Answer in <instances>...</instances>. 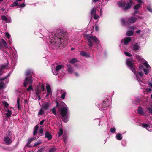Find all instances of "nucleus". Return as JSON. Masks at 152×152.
<instances>
[{
	"label": "nucleus",
	"mask_w": 152,
	"mask_h": 152,
	"mask_svg": "<svg viewBox=\"0 0 152 152\" xmlns=\"http://www.w3.org/2000/svg\"><path fill=\"white\" fill-rule=\"evenodd\" d=\"M124 53L125 55L131 57L132 56L131 54L129 52H124Z\"/></svg>",
	"instance_id": "5fc2aeb1"
},
{
	"label": "nucleus",
	"mask_w": 152,
	"mask_h": 152,
	"mask_svg": "<svg viewBox=\"0 0 152 152\" xmlns=\"http://www.w3.org/2000/svg\"><path fill=\"white\" fill-rule=\"evenodd\" d=\"M63 140L65 144L66 145L68 142V136L65 134H64L63 135Z\"/></svg>",
	"instance_id": "c85d7f7f"
},
{
	"label": "nucleus",
	"mask_w": 152,
	"mask_h": 152,
	"mask_svg": "<svg viewBox=\"0 0 152 152\" xmlns=\"http://www.w3.org/2000/svg\"><path fill=\"white\" fill-rule=\"evenodd\" d=\"M146 109L148 110L149 113L152 115V105L146 107Z\"/></svg>",
	"instance_id": "72a5a7b5"
},
{
	"label": "nucleus",
	"mask_w": 152,
	"mask_h": 152,
	"mask_svg": "<svg viewBox=\"0 0 152 152\" xmlns=\"http://www.w3.org/2000/svg\"><path fill=\"white\" fill-rule=\"evenodd\" d=\"M65 105V106L61 109V113L62 115V119L63 121L65 123H66L69 121V112L68 110L67 107Z\"/></svg>",
	"instance_id": "39448f33"
},
{
	"label": "nucleus",
	"mask_w": 152,
	"mask_h": 152,
	"mask_svg": "<svg viewBox=\"0 0 152 152\" xmlns=\"http://www.w3.org/2000/svg\"><path fill=\"white\" fill-rule=\"evenodd\" d=\"M51 103L50 101L48 102H44L42 104V108L45 110L48 109L50 107Z\"/></svg>",
	"instance_id": "4468645a"
},
{
	"label": "nucleus",
	"mask_w": 152,
	"mask_h": 152,
	"mask_svg": "<svg viewBox=\"0 0 152 152\" xmlns=\"http://www.w3.org/2000/svg\"><path fill=\"white\" fill-rule=\"evenodd\" d=\"M25 5H26L24 3L21 4H19L18 7L23 8L25 7Z\"/></svg>",
	"instance_id": "09e8293b"
},
{
	"label": "nucleus",
	"mask_w": 152,
	"mask_h": 152,
	"mask_svg": "<svg viewBox=\"0 0 152 152\" xmlns=\"http://www.w3.org/2000/svg\"><path fill=\"white\" fill-rule=\"evenodd\" d=\"M135 57L137 60L141 64L143 63L145 60L140 56L137 55Z\"/></svg>",
	"instance_id": "393cba45"
},
{
	"label": "nucleus",
	"mask_w": 152,
	"mask_h": 152,
	"mask_svg": "<svg viewBox=\"0 0 152 152\" xmlns=\"http://www.w3.org/2000/svg\"><path fill=\"white\" fill-rule=\"evenodd\" d=\"M147 9L148 11L151 12L152 13V8L151 7L149 6L147 7Z\"/></svg>",
	"instance_id": "13d9d810"
},
{
	"label": "nucleus",
	"mask_w": 152,
	"mask_h": 152,
	"mask_svg": "<svg viewBox=\"0 0 152 152\" xmlns=\"http://www.w3.org/2000/svg\"><path fill=\"white\" fill-rule=\"evenodd\" d=\"M148 85L149 87H150L152 88V81H148Z\"/></svg>",
	"instance_id": "e2e57ef3"
},
{
	"label": "nucleus",
	"mask_w": 152,
	"mask_h": 152,
	"mask_svg": "<svg viewBox=\"0 0 152 152\" xmlns=\"http://www.w3.org/2000/svg\"><path fill=\"white\" fill-rule=\"evenodd\" d=\"M1 18L4 21L7 18L5 16L3 15L2 16Z\"/></svg>",
	"instance_id": "69168bd1"
},
{
	"label": "nucleus",
	"mask_w": 152,
	"mask_h": 152,
	"mask_svg": "<svg viewBox=\"0 0 152 152\" xmlns=\"http://www.w3.org/2000/svg\"><path fill=\"white\" fill-rule=\"evenodd\" d=\"M152 91V89L150 88H148L146 89V91L147 92H150Z\"/></svg>",
	"instance_id": "052dcab7"
},
{
	"label": "nucleus",
	"mask_w": 152,
	"mask_h": 152,
	"mask_svg": "<svg viewBox=\"0 0 152 152\" xmlns=\"http://www.w3.org/2000/svg\"><path fill=\"white\" fill-rule=\"evenodd\" d=\"M6 49H12L10 46L5 40L2 38H0V50H3Z\"/></svg>",
	"instance_id": "6e6552de"
},
{
	"label": "nucleus",
	"mask_w": 152,
	"mask_h": 152,
	"mask_svg": "<svg viewBox=\"0 0 152 152\" xmlns=\"http://www.w3.org/2000/svg\"><path fill=\"white\" fill-rule=\"evenodd\" d=\"M43 128L41 127L39 129V132L40 134H42L43 133Z\"/></svg>",
	"instance_id": "3c124183"
},
{
	"label": "nucleus",
	"mask_w": 152,
	"mask_h": 152,
	"mask_svg": "<svg viewBox=\"0 0 152 152\" xmlns=\"http://www.w3.org/2000/svg\"><path fill=\"white\" fill-rule=\"evenodd\" d=\"M52 112L55 115H56L57 114L56 113V108L55 107H54L52 109Z\"/></svg>",
	"instance_id": "864d4df0"
},
{
	"label": "nucleus",
	"mask_w": 152,
	"mask_h": 152,
	"mask_svg": "<svg viewBox=\"0 0 152 152\" xmlns=\"http://www.w3.org/2000/svg\"><path fill=\"white\" fill-rule=\"evenodd\" d=\"M41 143V141H39L38 142H35L34 145V146H36L39 144H40Z\"/></svg>",
	"instance_id": "de8ad7c7"
},
{
	"label": "nucleus",
	"mask_w": 152,
	"mask_h": 152,
	"mask_svg": "<svg viewBox=\"0 0 152 152\" xmlns=\"http://www.w3.org/2000/svg\"><path fill=\"white\" fill-rule=\"evenodd\" d=\"M33 90V88L32 87V85H30L29 87L27 88V91H28L32 90Z\"/></svg>",
	"instance_id": "bf43d9fd"
},
{
	"label": "nucleus",
	"mask_w": 152,
	"mask_h": 152,
	"mask_svg": "<svg viewBox=\"0 0 152 152\" xmlns=\"http://www.w3.org/2000/svg\"><path fill=\"white\" fill-rule=\"evenodd\" d=\"M139 10H134V13L133 14V15L134 16L135 15L137 14V13L138 12Z\"/></svg>",
	"instance_id": "0e129e2a"
},
{
	"label": "nucleus",
	"mask_w": 152,
	"mask_h": 152,
	"mask_svg": "<svg viewBox=\"0 0 152 152\" xmlns=\"http://www.w3.org/2000/svg\"><path fill=\"white\" fill-rule=\"evenodd\" d=\"M137 18L134 16H131L128 18L126 21L124 18L121 19V22L122 24L124 25L127 24L130 25L134 23L137 20Z\"/></svg>",
	"instance_id": "423d86ee"
},
{
	"label": "nucleus",
	"mask_w": 152,
	"mask_h": 152,
	"mask_svg": "<svg viewBox=\"0 0 152 152\" xmlns=\"http://www.w3.org/2000/svg\"><path fill=\"white\" fill-rule=\"evenodd\" d=\"M19 3L17 1L14 2L10 6V7H14L16 6H18L17 8L18 7Z\"/></svg>",
	"instance_id": "c9c22d12"
},
{
	"label": "nucleus",
	"mask_w": 152,
	"mask_h": 152,
	"mask_svg": "<svg viewBox=\"0 0 152 152\" xmlns=\"http://www.w3.org/2000/svg\"><path fill=\"white\" fill-rule=\"evenodd\" d=\"M66 93L65 91L64 90L63 91V93L61 96V98L62 99H65Z\"/></svg>",
	"instance_id": "58836bf2"
},
{
	"label": "nucleus",
	"mask_w": 152,
	"mask_h": 152,
	"mask_svg": "<svg viewBox=\"0 0 152 152\" xmlns=\"http://www.w3.org/2000/svg\"><path fill=\"white\" fill-rule=\"evenodd\" d=\"M33 81L31 76L26 78L24 83V86L26 87L27 84H31L32 83Z\"/></svg>",
	"instance_id": "ddd939ff"
},
{
	"label": "nucleus",
	"mask_w": 152,
	"mask_h": 152,
	"mask_svg": "<svg viewBox=\"0 0 152 152\" xmlns=\"http://www.w3.org/2000/svg\"><path fill=\"white\" fill-rule=\"evenodd\" d=\"M9 39V40L8 41V43L10 45H11L12 44V40L11 38L10 39Z\"/></svg>",
	"instance_id": "774afa93"
},
{
	"label": "nucleus",
	"mask_w": 152,
	"mask_h": 152,
	"mask_svg": "<svg viewBox=\"0 0 152 152\" xmlns=\"http://www.w3.org/2000/svg\"><path fill=\"white\" fill-rule=\"evenodd\" d=\"M116 130V128L115 127H113L110 129V132L111 133H115Z\"/></svg>",
	"instance_id": "a19ab883"
},
{
	"label": "nucleus",
	"mask_w": 152,
	"mask_h": 152,
	"mask_svg": "<svg viewBox=\"0 0 152 152\" xmlns=\"http://www.w3.org/2000/svg\"><path fill=\"white\" fill-rule=\"evenodd\" d=\"M96 8L95 7H94L91 10L90 13L91 18L93 17L94 19L95 20H96L98 19L99 17V16L96 14Z\"/></svg>",
	"instance_id": "f8f14e48"
},
{
	"label": "nucleus",
	"mask_w": 152,
	"mask_h": 152,
	"mask_svg": "<svg viewBox=\"0 0 152 152\" xmlns=\"http://www.w3.org/2000/svg\"><path fill=\"white\" fill-rule=\"evenodd\" d=\"M107 121V118L106 117L103 118L99 119V125H101L102 126L103 125H106Z\"/></svg>",
	"instance_id": "f3484780"
},
{
	"label": "nucleus",
	"mask_w": 152,
	"mask_h": 152,
	"mask_svg": "<svg viewBox=\"0 0 152 152\" xmlns=\"http://www.w3.org/2000/svg\"><path fill=\"white\" fill-rule=\"evenodd\" d=\"M62 67V66L61 65H58L56 64H53L51 67L52 71L53 74L55 75H57L58 74V72Z\"/></svg>",
	"instance_id": "1a4fd4ad"
},
{
	"label": "nucleus",
	"mask_w": 152,
	"mask_h": 152,
	"mask_svg": "<svg viewBox=\"0 0 152 152\" xmlns=\"http://www.w3.org/2000/svg\"><path fill=\"white\" fill-rule=\"evenodd\" d=\"M39 127L37 125H36L34 129L33 135H35L37 133Z\"/></svg>",
	"instance_id": "e433bc0d"
},
{
	"label": "nucleus",
	"mask_w": 152,
	"mask_h": 152,
	"mask_svg": "<svg viewBox=\"0 0 152 152\" xmlns=\"http://www.w3.org/2000/svg\"><path fill=\"white\" fill-rule=\"evenodd\" d=\"M5 112H6L5 114L6 115L7 118H10L12 114V111L8 109H5Z\"/></svg>",
	"instance_id": "b1692460"
},
{
	"label": "nucleus",
	"mask_w": 152,
	"mask_h": 152,
	"mask_svg": "<svg viewBox=\"0 0 152 152\" xmlns=\"http://www.w3.org/2000/svg\"><path fill=\"white\" fill-rule=\"evenodd\" d=\"M4 141L7 145H9L12 142V140L11 137L6 136L4 137Z\"/></svg>",
	"instance_id": "aec40b11"
},
{
	"label": "nucleus",
	"mask_w": 152,
	"mask_h": 152,
	"mask_svg": "<svg viewBox=\"0 0 152 152\" xmlns=\"http://www.w3.org/2000/svg\"><path fill=\"white\" fill-rule=\"evenodd\" d=\"M31 73V72L30 70L27 71L25 73V75L26 76H27L29 75Z\"/></svg>",
	"instance_id": "603ef678"
},
{
	"label": "nucleus",
	"mask_w": 152,
	"mask_h": 152,
	"mask_svg": "<svg viewBox=\"0 0 152 152\" xmlns=\"http://www.w3.org/2000/svg\"><path fill=\"white\" fill-rule=\"evenodd\" d=\"M44 113V110L42 109L41 108L39 110L38 114L42 115Z\"/></svg>",
	"instance_id": "c03bdc74"
},
{
	"label": "nucleus",
	"mask_w": 152,
	"mask_h": 152,
	"mask_svg": "<svg viewBox=\"0 0 152 152\" xmlns=\"http://www.w3.org/2000/svg\"><path fill=\"white\" fill-rule=\"evenodd\" d=\"M145 68L144 67V65L143 64H140L139 66V69L140 70H143Z\"/></svg>",
	"instance_id": "49530a36"
},
{
	"label": "nucleus",
	"mask_w": 152,
	"mask_h": 152,
	"mask_svg": "<svg viewBox=\"0 0 152 152\" xmlns=\"http://www.w3.org/2000/svg\"><path fill=\"white\" fill-rule=\"evenodd\" d=\"M77 61H78L76 59L73 58L69 61V63L72 64H73Z\"/></svg>",
	"instance_id": "4c0bfd02"
},
{
	"label": "nucleus",
	"mask_w": 152,
	"mask_h": 152,
	"mask_svg": "<svg viewBox=\"0 0 152 152\" xmlns=\"http://www.w3.org/2000/svg\"><path fill=\"white\" fill-rule=\"evenodd\" d=\"M3 104L4 107L6 108H7L9 106V104L5 101L3 102Z\"/></svg>",
	"instance_id": "37998d69"
},
{
	"label": "nucleus",
	"mask_w": 152,
	"mask_h": 152,
	"mask_svg": "<svg viewBox=\"0 0 152 152\" xmlns=\"http://www.w3.org/2000/svg\"><path fill=\"white\" fill-rule=\"evenodd\" d=\"M137 113L143 116H145V113L143 112L142 109L140 107H139L137 110Z\"/></svg>",
	"instance_id": "a878e982"
},
{
	"label": "nucleus",
	"mask_w": 152,
	"mask_h": 152,
	"mask_svg": "<svg viewBox=\"0 0 152 152\" xmlns=\"http://www.w3.org/2000/svg\"><path fill=\"white\" fill-rule=\"evenodd\" d=\"M80 55L83 56L87 58H88L90 57L88 53H87L84 51H81L80 53Z\"/></svg>",
	"instance_id": "cd10ccee"
},
{
	"label": "nucleus",
	"mask_w": 152,
	"mask_h": 152,
	"mask_svg": "<svg viewBox=\"0 0 152 152\" xmlns=\"http://www.w3.org/2000/svg\"><path fill=\"white\" fill-rule=\"evenodd\" d=\"M5 34L6 37L8 39H10L11 38L10 35L8 32L5 33Z\"/></svg>",
	"instance_id": "79ce46f5"
},
{
	"label": "nucleus",
	"mask_w": 152,
	"mask_h": 152,
	"mask_svg": "<svg viewBox=\"0 0 152 152\" xmlns=\"http://www.w3.org/2000/svg\"><path fill=\"white\" fill-rule=\"evenodd\" d=\"M17 107L18 109H19L20 108V106H19V102H20V99L19 98H18L17 99Z\"/></svg>",
	"instance_id": "6e6d98bb"
},
{
	"label": "nucleus",
	"mask_w": 152,
	"mask_h": 152,
	"mask_svg": "<svg viewBox=\"0 0 152 152\" xmlns=\"http://www.w3.org/2000/svg\"><path fill=\"white\" fill-rule=\"evenodd\" d=\"M8 80H7L5 81V83H4L3 82H0V90H1L5 88V86H6L8 82Z\"/></svg>",
	"instance_id": "4be33fe9"
},
{
	"label": "nucleus",
	"mask_w": 152,
	"mask_h": 152,
	"mask_svg": "<svg viewBox=\"0 0 152 152\" xmlns=\"http://www.w3.org/2000/svg\"><path fill=\"white\" fill-rule=\"evenodd\" d=\"M115 138L117 140H121L123 138L122 135L119 133H118L116 135Z\"/></svg>",
	"instance_id": "2f4dec72"
},
{
	"label": "nucleus",
	"mask_w": 152,
	"mask_h": 152,
	"mask_svg": "<svg viewBox=\"0 0 152 152\" xmlns=\"http://www.w3.org/2000/svg\"><path fill=\"white\" fill-rule=\"evenodd\" d=\"M131 40V38L130 37H126L121 40V43L123 45H127Z\"/></svg>",
	"instance_id": "dca6fc26"
},
{
	"label": "nucleus",
	"mask_w": 152,
	"mask_h": 152,
	"mask_svg": "<svg viewBox=\"0 0 152 152\" xmlns=\"http://www.w3.org/2000/svg\"><path fill=\"white\" fill-rule=\"evenodd\" d=\"M84 36L87 39L89 42L88 45L90 48L92 47L93 46V43L91 41V40H93V42L97 45V47L99 48L101 47L99 40L95 36H93L89 34H84Z\"/></svg>",
	"instance_id": "20e7f679"
},
{
	"label": "nucleus",
	"mask_w": 152,
	"mask_h": 152,
	"mask_svg": "<svg viewBox=\"0 0 152 152\" xmlns=\"http://www.w3.org/2000/svg\"><path fill=\"white\" fill-rule=\"evenodd\" d=\"M136 33L138 34H139L140 33H142V34H141V36H142L144 32L143 31H141V30H139L137 31Z\"/></svg>",
	"instance_id": "a18cd8bd"
},
{
	"label": "nucleus",
	"mask_w": 152,
	"mask_h": 152,
	"mask_svg": "<svg viewBox=\"0 0 152 152\" xmlns=\"http://www.w3.org/2000/svg\"><path fill=\"white\" fill-rule=\"evenodd\" d=\"M140 126L146 128V129L149 131H152V125H149L145 123H140Z\"/></svg>",
	"instance_id": "9b49d317"
},
{
	"label": "nucleus",
	"mask_w": 152,
	"mask_h": 152,
	"mask_svg": "<svg viewBox=\"0 0 152 152\" xmlns=\"http://www.w3.org/2000/svg\"><path fill=\"white\" fill-rule=\"evenodd\" d=\"M131 49L132 50L136 51L139 50L140 49V47L138 43L133 44L131 47Z\"/></svg>",
	"instance_id": "6ab92c4d"
},
{
	"label": "nucleus",
	"mask_w": 152,
	"mask_h": 152,
	"mask_svg": "<svg viewBox=\"0 0 152 152\" xmlns=\"http://www.w3.org/2000/svg\"><path fill=\"white\" fill-rule=\"evenodd\" d=\"M135 28H134V26H129V30L126 33V34L127 36H130L132 35L134 33V31Z\"/></svg>",
	"instance_id": "2eb2a0df"
},
{
	"label": "nucleus",
	"mask_w": 152,
	"mask_h": 152,
	"mask_svg": "<svg viewBox=\"0 0 152 152\" xmlns=\"http://www.w3.org/2000/svg\"><path fill=\"white\" fill-rule=\"evenodd\" d=\"M1 18L4 21L7 18L5 16L3 15L2 16Z\"/></svg>",
	"instance_id": "338daca9"
},
{
	"label": "nucleus",
	"mask_w": 152,
	"mask_h": 152,
	"mask_svg": "<svg viewBox=\"0 0 152 152\" xmlns=\"http://www.w3.org/2000/svg\"><path fill=\"white\" fill-rule=\"evenodd\" d=\"M137 1L138 4L136 5L134 7V10H139V8L142 6L143 1L141 0H137Z\"/></svg>",
	"instance_id": "a211bd4d"
},
{
	"label": "nucleus",
	"mask_w": 152,
	"mask_h": 152,
	"mask_svg": "<svg viewBox=\"0 0 152 152\" xmlns=\"http://www.w3.org/2000/svg\"><path fill=\"white\" fill-rule=\"evenodd\" d=\"M142 64H143V65L146 68H145L151 69L150 66L148 64L146 60H145V61L143 62V63H142Z\"/></svg>",
	"instance_id": "473e14b6"
},
{
	"label": "nucleus",
	"mask_w": 152,
	"mask_h": 152,
	"mask_svg": "<svg viewBox=\"0 0 152 152\" xmlns=\"http://www.w3.org/2000/svg\"><path fill=\"white\" fill-rule=\"evenodd\" d=\"M46 89L47 90V93L48 94H50L51 95H52V92L51 90V88L50 86L49 85H47Z\"/></svg>",
	"instance_id": "c756f323"
},
{
	"label": "nucleus",
	"mask_w": 152,
	"mask_h": 152,
	"mask_svg": "<svg viewBox=\"0 0 152 152\" xmlns=\"http://www.w3.org/2000/svg\"><path fill=\"white\" fill-rule=\"evenodd\" d=\"M118 4L119 7H122L123 9L124 7L125 6L126 2L124 1H120L118 2Z\"/></svg>",
	"instance_id": "bb28decb"
},
{
	"label": "nucleus",
	"mask_w": 152,
	"mask_h": 152,
	"mask_svg": "<svg viewBox=\"0 0 152 152\" xmlns=\"http://www.w3.org/2000/svg\"><path fill=\"white\" fill-rule=\"evenodd\" d=\"M112 99L110 96H107L104 99L101 104H96V105L102 111L107 110L111 104Z\"/></svg>",
	"instance_id": "7ed1b4c3"
},
{
	"label": "nucleus",
	"mask_w": 152,
	"mask_h": 152,
	"mask_svg": "<svg viewBox=\"0 0 152 152\" xmlns=\"http://www.w3.org/2000/svg\"><path fill=\"white\" fill-rule=\"evenodd\" d=\"M66 33L57 30L55 33H52L51 35L46 38L47 42L51 47H64L66 45V41L64 37Z\"/></svg>",
	"instance_id": "f257e3e1"
},
{
	"label": "nucleus",
	"mask_w": 152,
	"mask_h": 152,
	"mask_svg": "<svg viewBox=\"0 0 152 152\" xmlns=\"http://www.w3.org/2000/svg\"><path fill=\"white\" fill-rule=\"evenodd\" d=\"M11 22V18L9 17L8 18V19L7 20V21L5 22L8 23H10Z\"/></svg>",
	"instance_id": "4d7b16f0"
},
{
	"label": "nucleus",
	"mask_w": 152,
	"mask_h": 152,
	"mask_svg": "<svg viewBox=\"0 0 152 152\" xmlns=\"http://www.w3.org/2000/svg\"><path fill=\"white\" fill-rule=\"evenodd\" d=\"M44 90V86L43 84H40L37 86L35 90V94L36 95L38 96V101L41 99V97L39 95V94L42 92Z\"/></svg>",
	"instance_id": "0eeeda50"
},
{
	"label": "nucleus",
	"mask_w": 152,
	"mask_h": 152,
	"mask_svg": "<svg viewBox=\"0 0 152 152\" xmlns=\"http://www.w3.org/2000/svg\"><path fill=\"white\" fill-rule=\"evenodd\" d=\"M66 67L67 71L69 73L72 74L73 72V69L71 65L69 64H66Z\"/></svg>",
	"instance_id": "5701e85b"
},
{
	"label": "nucleus",
	"mask_w": 152,
	"mask_h": 152,
	"mask_svg": "<svg viewBox=\"0 0 152 152\" xmlns=\"http://www.w3.org/2000/svg\"><path fill=\"white\" fill-rule=\"evenodd\" d=\"M4 53H5L7 55H6V56H10V55L7 51L4 50Z\"/></svg>",
	"instance_id": "680f3d73"
},
{
	"label": "nucleus",
	"mask_w": 152,
	"mask_h": 152,
	"mask_svg": "<svg viewBox=\"0 0 152 152\" xmlns=\"http://www.w3.org/2000/svg\"><path fill=\"white\" fill-rule=\"evenodd\" d=\"M133 4V1L132 0H130V1L129 2L127 3L125 6V7H124L123 10L124 11H126L129 9L132 5Z\"/></svg>",
	"instance_id": "412c9836"
},
{
	"label": "nucleus",
	"mask_w": 152,
	"mask_h": 152,
	"mask_svg": "<svg viewBox=\"0 0 152 152\" xmlns=\"http://www.w3.org/2000/svg\"><path fill=\"white\" fill-rule=\"evenodd\" d=\"M8 64H5L4 65H2L1 66V68L0 70V77L3 74V73L1 71V70L6 67L7 66ZM11 72L9 73L8 75L4 77L3 78H2L1 79H0V81L2 80H5L7 79V77H9L11 74Z\"/></svg>",
	"instance_id": "9d476101"
},
{
	"label": "nucleus",
	"mask_w": 152,
	"mask_h": 152,
	"mask_svg": "<svg viewBox=\"0 0 152 152\" xmlns=\"http://www.w3.org/2000/svg\"><path fill=\"white\" fill-rule=\"evenodd\" d=\"M63 129L62 127L60 128L58 132V135L59 137L61 136L63 134Z\"/></svg>",
	"instance_id": "f704fd0d"
},
{
	"label": "nucleus",
	"mask_w": 152,
	"mask_h": 152,
	"mask_svg": "<svg viewBox=\"0 0 152 152\" xmlns=\"http://www.w3.org/2000/svg\"><path fill=\"white\" fill-rule=\"evenodd\" d=\"M57 150L56 149L54 148H53L50 149L49 150V152H56Z\"/></svg>",
	"instance_id": "ea45409f"
},
{
	"label": "nucleus",
	"mask_w": 152,
	"mask_h": 152,
	"mask_svg": "<svg viewBox=\"0 0 152 152\" xmlns=\"http://www.w3.org/2000/svg\"><path fill=\"white\" fill-rule=\"evenodd\" d=\"M45 137L49 140H51L52 138V136L50 133L48 132H46L45 133Z\"/></svg>",
	"instance_id": "7c9ffc66"
},
{
	"label": "nucleus",
	"mask_w": 152,
	"mask_h": 152,
	"mask_svg": "<svg viewBox=\"0 0 152 152\" xmlns=\"http://www.w3.org/2000/svg\"><path fill=\"white\" fill-rule=\"evenodd\" d=\"M35 139V138L34 137H33L30 138L28 139V143H30L32 141L34 140Z\"/></svg>",
	"instance_id": "8fccbe9b"
},
{
	"label": "nucleus",
	"mask_w": 152,
	"mask_h": 152,
	"mask_svg": "<svg viewBox=\"0 0 152 152\" xmlns=\"http://www.w3.org/2000/svg\"><path fill=\"white\" fill-rule=\"evenodd\" d=\"M126 64L134 74L135 76V79L141 85H142L141 83H142V79L143 77H145V75H148L149 72L151 70V69L145 68L143 70L144 73L142 71H140L137 72L136 71L135 66L134 65V61L132 58H129L127 59L126 61Z\"/></svg>",
	"instance_id": "f03ea898"
}]
</instances>
